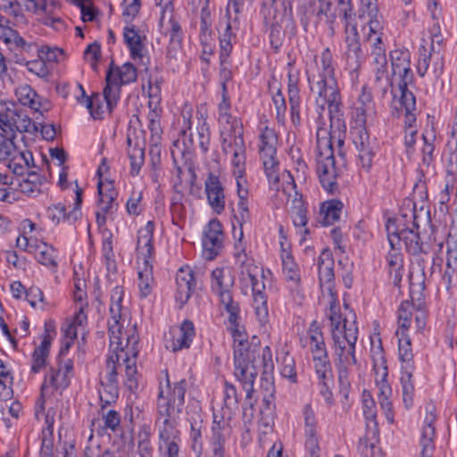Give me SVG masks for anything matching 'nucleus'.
I'll return each instance as SVG.
<instances>
[{"instance_id":"obj_27","label":"nucleus","mask_w":457,"mask_h":457,"mask_svg":"<svg viewBox=\"0 0 457 457\" xmlns=\"http://www.w3.org/2000/svg\"><path fill=\"white\" fill-rule=\"evenodd\" d=\"M300 343L303 347L309 349L312 358L328 354L321 328L316 320L311 323L306 335L300 338Z\"/></svg>"},{"instance_id":"obj_36","label":"nucleus","mask_w":457,"mask_h":457,"mask_svg":"<svg viewBox=\"0 0 457 457\" xmlns=\"http://www.w3.org/2000/svg\"><path fill=\"white\" fill-rule=\"evenodd\" d=\"M52 337L48 333V327L46 324V333L38 346H37L32 353L31 372L39 373L46 369L47 359L50 352Z\"/></svg>"},{"instance_id":"obj_58","label":"nucleus","mask_w":457,"mask_h":457,"mask_svg":"<svg viewBox=\"0 0 457 457\" xmlns=\"http://www.w3.org/2000/svg\"><path fill=\"white\" fill-rule=\"evenodd\" d=\"M446 245V268L451 270V272H454L457 266V229L455 228H451Z\"/></svg>"},{"instance_id":"obj_51","label":"nucleus","mask_w":457,"mask_h":457,"mask_svg":"<svg viewBox=\"0 0 457 457\" xmlns=\"http://www.w3.org/2000/svg\"><path fill=\"white\" fill-rule=\"evenodd\" d=\"M111 349V354L109 355L107 359L106 367L109 370V372L106 377L105 383H112L118 385V379H117V370H116V363H119L120 358L122 357V353H124V346L122 339H120V347L116 348V345L112 347L110 345Z\"/></svg>"},{"instance_id":"obj_50","label":"nucleus","mask_w":457,"mask_h":457,"mask_svg":"<svg viewBox=\"0 0 457 457\" xmlns=\"http://www.w3.org/2000/svg\"><path fill=\"white\" fill-rule=\"evenodd\" d=\"M343 203L339 200H330L322 204L320 213L323 215V224L331 225L340 219Z\"/></svg>"},{"instance_id":"obj_39","label":"nucleus","mask_w":457,"mask_h":457,"mask_svg":"<svg viewBox=\"0 0 457 457\" xmlns=\"http://www.w3.org/2000/svg\"><path fill=\"white\" fill-rule=\"evenodd\" d=\"M398 337V357L401 362L400 370H415L413 353L411 338L407 333H402Z\"/></svg>"},{"instance_id":"obj_55","label":"nucleus","mask_w":457,"mask_h":457,"mask_svg":"<svg viewBox=\"0 0 457 457\" xmlns=\"http://www.w3.org/2000/svg\"><path fill=\"white\" fill-rule=\"evenodd\" d=\"M413 305L409 301H403L398 308V329L396 336L407 333L411 322Z\"/></svg>"},{"instance_id":"obj_21","label":"nucleus","mask_w":457,"mask_h":457,"mask_svg":"<svg viewBox=\"0 0 457 457\" xmlns=\"http://www.w3.org/2000/svg\"><path fill=\"white\" fill-rule=\"evenodd\" d=\"M137 341L138 338L135 334L128 336L126 337V345L124 346V353H122V357L120 358V360H122V361L126 364L125 385L131 392L137 389L138 382L136 362L135 361L130 360L129 355L132 354L134 358L137 357V351L136 349V345L137 344Z\"/></svg>"},{"instance_id":"obj_38","label":"nucleus","mask_w":457,"mask_h":457,"mask_svg":"<svg viewBox=\"0 0 457 457\" xmlns=\"http://www.w3.org/2000/svg\"><path fill=\"white\" fill-rule=\"evenodd\" d=\"M212 19L211 15V10L209 8V0H205L204 6L201 8L200 12V34L199 39L201 44L204 46V52L207 50L212 51V46L210 45L211 37H212Z\"/></svg>"},{"instance_id":"obj_13","label":"nucleus","mask_w":457,"mask_h":457,"mask_svg":"<svg viewBox=\"0 0 457 457\" xmlns=\"http://www.w3.org/2000/svg\"><path fill=\"white\" fill-rule=\"evenodd\" d=\"M350 134L352 141L358 151V158L361 168L367 171L370 170L372 166L375 151L371 145L366 127L352 126L350 129Z\"/></svg>"},{"instance_id":"obj_33","label":"nucleus","mask_w":457,"mask_h":457,"mask_svg":"<svg viewBox=\"0 0 457 457\" xmlns=\"http://www.w3.org/2000/svg\"><path fill=\"white\" fill-rule=\"evenodd\" d=\"M124 42L133 59L141 58L145 47V36H142L134 24H129L123 29Z\"/></svg>"},{"instance_id":"obj_4","label":"nucleus","mask_w":457,"mask_h":457,"mask_svg":"<svg viewBox=\"0 0 457 457\" xmlns=\"http://www.w3.org/2000/svg\"><path fill=\"white\" fill-rule=\"evenodd\" d=\"M187 390V381L181 378L179 381L170 382L166 372V386H160L157 398V414L170 415V413L180 415L185 405V395Z\"/></svg>"},{"instance_id":"obj_44","label":"nucleus","mask_w":457,"mask_h":457,"mask_svg":"<svg viewBox=\"0 0 457 457\" xmlns=\"http://www.w3.org/2000/svg\"><path fill=\"white\" fill-rule=\"evenodd\" d=\"M331 129L329 131L325 128H318L317 137V149L319 152L318 159H329L335 158V152L333 149Z\"/></svg>"},{"instance_id":"obj_52","label":"nucleus","mask_w":457,"mask_h":457,"mask_svg":"<svg viewBox=\"0 0 457 457\" xmlns=\"http://www.w3.org/2000/svg\"><path fill=\"white\" fill-rule=\"evenodd\" d=\"M0 38L5 44H14L15 46L21 48L24 51H30L36 45L32 43H28L26 40L20 36L17 30L12 29V28L4 27L3 30L0 32Z\"/></svg>"},{"instance_id":"obj_56","label":"nucleus","mask_w":457,"mask_h":457,"mask_svg":"<svg viewBox=\"0 0 457 457\" xmlns=\"http://www.w3.org/2000/svg\"><path fill=\"white\" fill-rule=\"evenodd\" d=\"M444 38L441 33H433L431 36L430 50L436 55V62L433 63L432 68L435 75L439 77L444 71V56L441 54L440 46L443 44Z\"/></svg>"},{"instance_id":"obj_41","label":"nucleus","mask_w":457,"mask_h":457,"mask_svg":"<svg viewBox=\"0 0 457 457\" xmlns=\"http://www.w3.org/2000/svg\"><path fill=\"white\" fill-rule=\"evenodd\" d=\"M370 356L373 362V370L376 374V380H385L388 375L386 360L382 343L379 340L378 345L371 346Z\"/></svg>"},{"instance_id":"obj_40","label":"nucleus","mask_w":457,"mask_h":457,"mask_svg":"<svg viewBox=\"0 0 457 457\" xmlns=\"http://www.w3.org/2000/svg\"><path fill=\"white\" fill-rule=\"evenodd\" d=\"M372 71L375 76V83L378 87H381L383 95L387 93L388 87L391 88V94L394 98L397 97V91L395 85V80L391 79L388 75L387 62L372 65Z\"/></svg>"},{"instance_id":"obj_37","label":"nucleus","mask_w":457,"mask_h":457,"mask_svg":"<svg viewBox=\"0 0 457 457\" xmlns=\"http://www.w3.org/2000/svg\"><path fill=\"white\" fill-rule=\"evenodd\" d=\"M307 206L303 199V195L295 191V195L291 199V204L288 209V213L295 227H305L308 222Z\"/></svg>"},{"instance_id":"obj_23","label":"nucleus","mask_w":457,"mask_h":457,"mask_svg":"<svg viewBox=\"0 0 457 457\" xmlns=\"http://www.w3.org/2000/svg\"><path fill=\"white\" fill-rule=\"evenodd\" d=\"M207 202L212 211L220 214L225 210L226 196L224 187L218 175L210 172L204 181Z\"/></svg>"},{"instance_id":"obj_15","label":"nucleus","mask_w":457,"mask_h":457,"mask_svg":"<svg viewBox=\"0 0 457 457\" xmlns=\"http://www.w3.org/2000/svg\"><path fill=\"white\" fill-rule=\"evenodd\" d=\"M195 336V330L193 322L185 320L179 328L170 330V336L165 339V347L173 353L188 349Z\"/></svg>"},{"instance_id":"obj_26","label":"nucleus","mask_w":457,"mask_h":457,"mask_svg":"<svg viewBox=\"0 0 457 457\" xmlns=\"http://www.w3.org/2000/svg\"><path fill=\"white\" fill-rule=\"evenodd\" d=\"M178 414L169 415H158V419L155 421V426L158 430V444H168V443H180V431L178 428L179 425Z\"/></svg>"},{"instance_id":"obj_60","label":"nucleus","mask_w":457,"mask_h":457,"mask_svg":"<svg viewBox=\"0 0 457 457\" xmlns=\"http://www.w3.org/2000/svg\"><path fill=\"white\" fill-rule=\"evenodd\" d=\"M282 270L287 280L293 282L295 286L299 285L301 280L300 271L289 253L282 255Z\"/></svg>"},{"instance_id":"obj_16","label":"nucleus","mask_w":457,"mask_h":457,"mask_svg":"<svg viewBox=\"0 0 457 457\" xmlns=\"http://www.w3.org/2000/svg\"><path fill=\"white\" fill-rule=\"evenodd\" d=\"M224 234L219 220L209 221L203 237L204 254L207 260H213L220 253L223 245Z\"/></svg>"},{"instance_id":"obj_46","label":"nucleus","mask_w":457,"mask_h":457,"mask_svg":"<svg viewBox=\"0 0 457 457\" xmlns=\"http://www.w3.org/2000/svg\"><path fill=\"white\" fill-rule=\"evenodd\" d=\"M399 248L392 249L393 252L389 253L386 256L387 265L389 267V275L395 286H399L403 270V255L398 252Z\"/></svg>"},{"instance_id":"obj_20","label":"nucleus","mask_w":457,"mask_h":457,"mask_svg":"<svg viewBox=\"0 0 457 457\" xmlns=\"http://www.w3.org/2000/svg\"><path fill=\"white\" fill-rule=\"evenodd\" d=\"M76 198L74 207L71 211L67 212L63 204L58 203L47 208V217L54 223L59 224L61 221L75 222L81 217L80 206L82 204L83 190L76 185Z\"/></svg>"},{"instance_id":"obj_29","label":"nucleus","mask_w":457,"mask_h":457,"mask_svg":"<svg viewBox=\"0 0 457 457\" xmlns=\"http://www.w3.org/2000/svg\"><path fill=\"white\" fill-rule=\"evenodd\" d=\"M159 27L162 34L169 37L170 47H181L184 33L180 23L174 17L173 12H161Z\"/></svg>"},{"instance_id":"obj_9","label":"nucleus","mask_w":457,"mask_h":457,"mask_svg":"<svg viewBox=\"0 0 457 457\" xmlns=\"http://www.w3.org/2000/svg\"><path fill=\"white\" fill-rule=\"evenodd\" d=\"M392 68V79L395 80L397 94L411 92L409 86L414 82V74L411 68V53L407 49H395L389 54Z\"/></svg>"},{"instance_id":"obj_18","label":"nucleus","mask_w":457,"mask_h":457,"mask_svg":"<svg viewBox=\"0 0 457 457\" xmlns=\"http://www.w3.org/2000/svg\"><path fill=\"white\" fill-rule=\"evenodd\" d=\"M345 41L346 44L345 56L347 63L354 70L360 68L363 58L357 27L353 22L345 23Z\"/></svg>"},{"instance_id":"obj_32","label":"nucleus","mask_w":457,"mask_h":457,"mask_svg":"<svg viewBox=\"0 0 457 457\" xmlns=\"http://www.w3.org/2000/svg\"><path fill=\"white\" fill-rule=\"evenodd\" d=\"M394 102L399 104L402 111L404 112V129L415 128L417 119L416 97L411 92L399 93Z\"/></svg>"},{"instance_id":"obj_31","label":"nucleus","mask_w":457,"mask_h":457,"mask_svg":"<svg viewBox=\"0 0 457 457\" xmlns=\"http://www.w3.org/2000/svg\"><path fill=\"white\" fill-rule=\"evenodd\" d=\"M15 96L21 104L29 107L35 112L41 113V109L48 110V103L42 101V97L28 84L19 86L15 89Z\"/></svg>"},{"instance_id":"obj_8","label":"nucleus","mask_w":457,"mask_h":457,"mask_svg":"<svg viewBox=\"0 0 457 457\" xmlns=\"http://www.w3.org/2000/svg\"><path fill=\"white\" fill-rule=\"evenodd\" d=\"M350 322L347 318H342L339 310H329L331 336L334 343V352L342 351L343 348L355 346L358 339V328L355 323V315H352Z\"/></svg>"},{"instance_id":"obj_49","label":"nucleus","mask_w":457,"mask_h":457,"mask_svg":"<svg viewBox=\"0 0 457 457\" xmlns=\"http://www.w3.org/2000/svg\"><path fill=\"white\" fill-rule=\"evenodd\" d=\"M131 138H127L129 145L128 155L130 161V175L135 177L140 172V170L145 162V149L144 147L136 144L134 146L131 145Z\"/></svg>"},{"instance_id":"obj_11","label":"nucleus","mask_w":457,"mask_h":457,"mask_svg":"<svg viewBox=\"0 0 457 457\" xmlns=\"http://www.w3.org/2000/svg\"><path fill=\"white\" fill-rule=\"evenodd\" d=\"M320 286L329 296V310H339L337 293L335 289L334 259L328 250H323L318 258Z\"/></svg>"},{"instance_id":"obj_47","label":"nucleus","mask_w":457,"mask_h":457,"mask_svg":"<svg viewBox=\"0 0 457 457\" xmlns=\"http://www.w3.org/2000/svg\"><path fill=\"white\" fill-rule=\"evenodd\" d=\"M138 287L141 297H146L151 294L154 283L152 262L145 261L138 270Z\"/></svg>"},{"instance_id":"obj_63","label":"nucleus","mask_w":457,"mask_h":457,"mask_svg":"<svg viewBox=\"0 0 457 457\" xmlns=\"http://www.w3.org/2000/svg\"><path fill=\"white\" fill-rule=\"evenodd\" d=\"M313 367L319 380H331L332 369L328 354L312 358Z\"/></svg>"},{"instance_id":"obj_53","label":"nucleus","mask_w":457,"mask_h":457,"mask_svg":"<svg viewBox=\"0 0 457 457\" xmlns=\"http://www.w3.org/2000/svg\"><path fill=\"white\" fill-rule=\"evenodd\" d=\"M0 38L5 44H14L15 46L21 48L24 51H30L36 45L32 43H28L26 40L20 36L17 30L12 29V28L4 27L3 30L0 32Z\"/></svg>"},{"instance_id":"obj_57","label":"nucleus","mask_w":457,"mask_h":457,"mask_svg":"<svg viewBox=\"0 0 457 457\" xmlns=\"http://www.w3.org/2000/svg\"><path fill=\"white\" fill-rule=\"evenodd\" d=\"M262 163L270 187L279 190L278 161L276 157L262 158Z\"/></svg>"},{"instance_id":"obj_28","label":"nucleus","mask_w":457,"mask_h":457,"mask_svg":"<svg viewBox=\"0 0 457 457\" xmlns=\"http://www.w3.org/2000/svg\"><path fill=\"white\" fill-rule=\"evenodd\" d=\"M259 366L262 367V373L261 378V387L263 395H274L275 386L273 380L274 363L272 360V352L269 346L262 349L260 358L256 362V371L258 372Z\"/></svg>"},{"instance_id":"obj_64","label":"nucleus","mask_w":457,"mask_h":457,"mask_svg":"<svg viewBox=\"0 0 457 457\" xmlns=\"http://www.w3.org/2000/svg\"><path fill=\"white\" fill-rule=\"evenodd\" d=\"M119 396V387L116 384L105 383L101 381V389H99V397L102 403V408L115 403Z\"/></svg>"},{"instance_id":"obj_7","label":"nucleus","mask_w":457,"mask_h":457,"mask_svg":"<svg viewBox=\"0 0 457 457\" xmlns=\"http://www.w3.org/2000/svg\"><path fill=\"white\" fill-rule=\"evenodd\" d=\"M0 129L5 137H15L16 131L30 132L37 128L32 120L12 102L0 103Z\"/></svg>"},{"instance_id":"obj_1","label":"nucleus","mask_w":457,"mask_h":457,"mask_svg":"<svg viewBox=\"0 0 457 457\" xmlns=\"http://www.w3.org/2000/svg\"><path fill=\"white\" fill-rule=\"evenodd\" d=\"M228 328L234 340L235 376L245 392L244 415H246L247 409H250V416H253V406L256 403V399L253 398V384L257 376L256 362L260 358L261 347L249 344L240 326V320L229 323Z\"/></svg>"},{"instance_id":"obj_59","label":"nucleus","mask_w":457,"mask_h":457,"mask_svg":"<svg viewBox=\"0 0 457 457\" xmlns=\"http://www.w3.org/2000/svg\"><path fill=\"white\" fill-rule=\"evenodd\" d=\"M359 19L366 20L364 25H370L375 21H382L376 0H361Z\"/></svg>"},{"instance_id":"obj_3","label":"nucleus","mask_w":457,"mask_h":457,"mask_svg":"<svg viewBox=\"0 0 457 457\" xmlns=\"http://www.w3.org/2000/svg\"><path fill=\"white\" fill-rule=\"evenodd\" d=\"M137 78V68L131 62H126L121 67H114L113 62L110 63L103 91L110 113L112 112L120 100V86L135 82Z\"/></svg>"},{"instance_id":"obj_35","label":"nucleus","mask_w":457,"mask_h":457,"mask_svg":"<svg viewBox=\"0 0 457 457\" xmlns=\"http://www.w3.org/2000/svg\"><path fill=\"white\" fill-rule=\"evenodd\" d=\"M234 282V276L228 269L216 268L211 273V288L218 296L231 292Z\"/></svg>"},{"instance_id":"obj_48","label":"nucleus","mask_w":457,"mask_h":457,"mask_svg":"<svg viewBox=\"0 0 457 457\" xmlns=\"http://www.w3.org/2000/svg\"><path fill=\"white\" fill-rule=\"evenodd\" d=\"M403 205L404 207L401 210L400 218H398L399 226L419 229V214L417 213L415 204L408 200L404 202Z\"/></svg>"},{"instance_id":"obj_30","label":"nucleus","mask_w":457,"mask_h":457,"mask_svg":"<svg viewBox=\"0 0 457 457\" xmlns=\"http://www.w3.org/2000/svg\"><path fill=\"white\" fill-rule=\"evenodd\" d=\"M154 231V222L149 220L144 228L138 230L137 252L138 259H141L143 262L145 261L152 262L154 249L153 245Z\"/></svg>"},{"instance_id":"obj_5","label":"nucleus","mask_w":457,"mask_h":457,"mask_svg":"<svg viewBox=\"0 0 457 457\" xmlns=\"http://www.w3.org/2000/svg\"><path fill=\"white\" fill-rule=\"evenodd\" d=\"M386 231L392 249L400 248V243L403 241L406 251L413 256L428 255L430 253L431 245L420 241L419 229H412L410 227L399 228L395 221L388 220Z\"/></svg>"},{"instance_id":"obj_12","label":"nucleus","mask_w":457,"mask_h":457,"mask_svg":"<svg viewBox=\"0 0 457 457\" xmlns=\"http://www.w3.org/2000/svg\"><path fill=\"white\" fill-rule=\"evenodd\" d=\"M123 299V289L121 287H115L111 293V304H110V319L108 320L109 337L111 340V346L116 345V348L120 347L121 339V325L120 323L121 318Z\"/></svg>"},{"instance_id":"obj_25","label":"nucleus","mask_w":457,"mask_h":457,"mask_svg":"<svg viewBox=\"0 0 457 457\" xmlns=\"http://www.w3.org/2000/svg\"><path fill=\"white\" fill-rule=\"evenodd\" d=\"M341 168L336 165L335 158L318 159L317 174L322 187L328 193L334 194L337 188V177L341 173Z\"/></svg>"},{"instance_id":"obj_62","label":"nucleus","mask_w":457,"mask_h":457,"mask_svg":"<svg viewBox=\"0 0 457 457\" xmlns=\"http://www.w3.org/2000/svg\"><path fill=\"white\" fill-rule=\"evenodd\" d=\"M220 303L224 307L225 311L228 313V323H234L236 320H240V307L238 303L234 301L232 293L220 294L219 295Z\"/></svg>"},{"instance_id":"obj_45","label":"nucleus","mask_w":457,"mask_h":457,"mask_svg":"<svg viewBox=\"0 0 457 457\" xmlns=\"http://www.w3.org/2000/svg\"><path fill=\"white\" fill-rule=\"evenodd\" d=\"M400 385L402 389L403 402L407 409L413 405L415 387L412 379L414 370H400Z\"/></svg>"},{"instance_id":"obj_10","label":"nucleus","mask_w":457,"mask_h":457,"mask_svg":"<svg viewBox=\"0 0 457 457\" xmlns=\"http://www.w3.org/2000/svg\"><path fill=\"white\" fill-rule=\"evenodd\" d=\"M234 135L228 137L221 134V147L224 154H232L231 164L233 166V174L237 179H243L245 175V145L243 138L241 127L237 126V121L232 123Z\"/></svg>"},{"instance_id":"obj_34","label":"nucleus","mask_w":457,"mask_h":457,"mask_svg":"<svg viewBox=\"0 0 457 457\" xmlns=\"http://www.w3.org/2000/svg\"><path fill=\"white\" fill-rule=\"evenodd\" d=\"M383 30L384 26L381 21H375L370 25H362L363 39L370 44V54L378 52V49H386V45L383 41Z\"/></svg>"},{"instance_id":"obj_42","label":"nucleus","mask_w":457,"mask_h":457,"mask_svg":"<svg viewBox=\"0 0 457 457\" xmlns=\"http://www.w3.org/2000/svg\"><path fill=\"white\" fill-rule=\"evenodd\" d=\"M260 154L262 158L276 157L278 137L274 129L265 127L261 135Z\"/></svg>"},{"instance_id":"obj_17","label":"nucleus","mask_w":457,"mask_h":457,"mask_svg":"<svg viewBox=\"0 0 457 457\" xmlns=\"http://www.w3.org/2000/svg\"><path fill=\"white\" fill-rule=\"evenodd\" d=\"M330 120L332 143H337V153L343 158V146L346 132L343 103L327 105Z\"/></svg>"},{"instance_id":"obj_24","label":"nucleus","mask_w":457,"mask_h":457,"mask_svg":"<svg viewBox=\"0 0 457 457\" xmlns=\"http://www.w3.org/2000/svg\"><path fill=\"white\" fill-rule=\"evenodd\" d=\"M374 109L375 104L371 90L367 86H363L351 112V119L354 124L353 126L366 127L367 118L374 112Z\"/></svg>"},{"instance_id":"obj_14","label":"nucleus","mask_w":457,"mask_h":457,"mask_svg":"<svg viewBox=\"0 0 457 457\" xmlns=\"http://www.w3.org/2000/svg\"><path fill=\"white\" fill-rule=\"evenodd\" d=\"M232 435V428L228 420L222 418L221 420H217V416L214 415V420L212 427V436L210 438V445L213 457H226L227 445Z\"/></svg>"},{"instance_id":"obj_22","label":"nucleus","mask_w":457,"mask_h":457,"mask_svg":"<svg viewBox=\"0 0 457 457\" xmlns=\"http://www.w3.org/2000/svg\"><path fill=\"white\" fill-rule=\"evenodd\" d=\"M176 294L175 299L182 308L190 299L196 286V280L192 269L189 266H183L176 273Z\"/></svg>"},{"instance_id":"obj_6","label":"nucleus","mask_w":457,"mask_h":457,"mask_svg":"<svg viewBox=\"0 0 457 457\" xmlns=\"http://www.w3.org/2000/svg\"><path fill=\"white\" fill-rule=\"evenodd\" d=\"M70 348V343L61 347L55 362L46 373L43 384L41 386L42 393L51 387L53 390H63L67 388L73 377V361L67 358Z\"/></svg>"},{"instance_id":"obj_19","label":"nucleus","mask_w":457,"mask_h":457,"mask_svg":"<svg viewBox=\"0 0 457 457\" xmlns=\"http://www.w3.org/2000/svg\"><path fill=\"white\" fill-rule=\"evenodd\" d=\"M436 421V407L433 404L426 406V416L421 429L420 446L421 457H433L435 450V436Z\"/></svg>"},{"instance_id":"obj_54","label":"nucleus","mask_w":457,"mask_h":457,"mask_svg":"<svg viewBox=\"0 0 457 457\" xmlns=\"http://www.w3.org/2000/svg\"><path fill=\"white\" fill-rule=\"evenodd\" d=\"M97 207L98 210L96 213V223L98 227H104L106 223L107 216H112L116 212L118 203L116 200L99 197Z\"/></svg>"},{"instance_id":"obj_43","label":"nucleus","mask_w":457,"mask_h":457,"mask_svg":"<svg viewBox=\"0 0 457 457\" xmlns=\"http://www.w3.org/2000/svg\"><path fill=\"white\" fill-rule=\"evenodd\" d=\"M78 87L81 92V96L77 97L79 103L86 104V107L88 109L93 119L102 120L104 118V107L100 96L96 94L92 96H87L81 84H78Z\"/></svg>"},{"instance_id":"obj_61","label":"nucleus","mask_w":457,"mask_h":457,"mask_svg":"<svg viewBox=\"0 0 457 457\" xmlns=\"http://www.w3.org/2000/svg\"><path fill=\"white\" fill-rule=\"evenodd\" d=\"M42 177L37 172H29L21 184V191L28 196L35 197L41 193Z\"/></svg>"},{"instance_id":"obj_2","label":"nucleus","mask_w":457,"mask_h":457,"mask_svg":"<svg viewBox=\"0 0 457 457\" xmlns=\"http://www.w3.org/2000/svg\"><path fill=\"white\" fill-rule=\"evenodd\" d=\"M317 68V74L308 76L311 91L317 96V104L324 110L326 105L343 103L335 76L333 55L328 47L321 52Z\"/></svg>"}]
</instances>
